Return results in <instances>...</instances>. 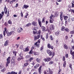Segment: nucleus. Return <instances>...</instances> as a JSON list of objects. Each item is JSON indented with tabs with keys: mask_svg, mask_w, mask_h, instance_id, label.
Masks as SVG:
<instances>
[{
	"mask_svg": "<svg viewBox=\"0 0 74 74\" xmlns=\"http://www.w3.org/2000/svg\"><path fill=\"white\" fill-rule=\"evenodd\" d=\"M58 15H59V13L58 12H55L54 16H58Z\"/></svg>",
	"mask_w": 74,
	"mask_h": 74,
	"instance_id": "nucleus-20",
	"label": "nucleus"
},
{
	"mask_svg": "<svg viewBox=\"0 0 74 74\" xmlns=\"http://www.w3.org/2000/svg\"><path fill=\"white\" fill-rule=\"evenodd\" d=\"M14 31H12L11 32H8V36H10L11 35V34H14Z\"/></svg>",
	"mask_w": 74,
	"mask_h": 74,
	"instance_id": "nucleus-11",
	"label": "nucleus"
},
{
	"mask_svg": "<svg viewBox=\"0 0 74 74\" xmlns=\"http://www.w3.org/2000/svg\"><path fill=\"white\" fill-rule=\"evenodd\" d=\"M50 38L51 39V40H53L54 39V38H53V37H52L51 35L50 36Z\"/></svg>",
	"mask_w": 74,
	"mask_h": 74,
	"instance_id": "nucleus-29",
	"label": "nucleus"
},
{
	"mask_svg": "<svg viewBox=\"0 0 74 74\" xmlns=\"http://www.w3.org/2000/svg\"><path fill=\"white\" fill-rule=\"evenodd\" d=\"M23 52H27V51H29V48L27 47V48L25 49V50H23Z\"/></svg>",
	"mask_w": 74,
	"mask_h": 74,
	"instance_id": "nucleus-16",
	"label": "nucleus"
},
{
	"mask_svg": "<svg viewBox=\"0 0 74 74\" xmlns=\"http://www.w3.org/2000/svg\"><path fill=\"white\" fill-rule=\"evenodd\" d=\"M38 43L37 45V47L38 48L40 47V39H39L38 40Z\"/></svg>",
	"mask_w": 74,
	"mask_h": 74,
	"instance_id": "nucleus-17",
	"label": "nucleus"
},
{
	"mask_svg": "<svg viewBox=\"0 0 74 74\" xmlns=\"http://www.w3.org/2000/svg\"><path fill=\"white\" fill-rule=\"evenodd\" d=\"M41 29H42V31H43V32H45V30H46L45 27H44L43 26H41Z\"/></svg>",
	"mask_w": 74,
	"mask_h": 74,
	"instance_id": "nucleus-15",
	"label": "nucleus"
},
{
	"mask_svg": "<svg viewBox=\"0 0 74 74\" xmlns=\"http://www.w3.org/2000/svg\"><path fill=\"white\" fill-rule=\"evenodd\" d=\"M53 17V15L51 14V16L50 17V19H53L52 18Z\"/></svg>",
	"mask_w": 74,
	"mask_h": 74,
	"instance_id": "nucleus-37",
	"label": "nucleus"
},
{
	"mask_svg": "<svg viewBox=\"0 0 74 74\" xmlns=\"http://www.w3.org/2000/svg\"><path fill=\"white\" fill-rule=\"evenodd\" d=\"M70 34H74V30L71 31L70 32Z\"/></svg>",
	"mask_w": 74,
	"mask_h": 74,
	"instance_id": "nucleus-40",
	"label": "nucleus"
},
{
	"mask_svg": "<svg viewBox=\"0 0 74 74\" xmlns=\"http://www.w3.org/2000/svg\"><path fill=\"white\" fill-rule=\"evenodd\" d=\"M15 1H14V0H12V1L10 2V4H12L13 2H15Z\"/></svg>",
	"mask_w": 74,
	"mask_h": 74,
	"instance_id": "nucleus-43",
	"label": "nucleus"
},
{
	"mask_svg": "<svg viewBox=\"0 0 74 74\" xmlns=\"http://www.w3.org/2000/svg\"><path fill=\"white\" fill-rule=\"evenodd\" d=\"M21 17H23V13H22V12H21Z\"/></svg>",
	"mask_w": 74,
	"mask_h": 74,
	"instance_id": "nucleus-58",
	"label": "nucleus"
},
{
	"mask_svg": "<svg viewBox=\"0 0 74 74\" xmlns=\"http://www.w3.org/2000/svg\"><path fill=\"white\" fill-rule=\"evenodd\" d=\"M20 56H22V53H21L20 55H19Z\"/></svg>",
	"mask_w": 74,
	"mask_h": 74,
	"instance_id": "nucleus-62",
	"label": "nucleus"
},
{
	"mask_svg": "<svg viewBox=\"0 0 74 74\" xmlns=\"http://www.w3.org/2000/svg\"><path fill=\"white\" fill-rule=\"evenodd\" d=\"M20 49H23V45H21L20 46Z\"/></svg>",
	"mask_w": 74,
	"mask_h": 74,
	"instance_id": "nucleus-44",
	"label": "nucleus"
},
{
	"mask_svg": "<svg viewBox=\"0 0 74 74\" xmlns=\"http://www.w3.org/2000/svg\"><path fill=\"white\" fill-rule=\"evenodd\" d=\"M33 60V58H31L29 59V61L30 62H31L32 60Z\"/></svg>",
	"mask_w": 74,
	"mask_h": 74,
	"instance_id": "nucleus-50",
	"label": "nucleus"
},
{
	"mask_svg": "<svg viewBox=\"0 0 74 74\" xmlns=\"http://www.w3.org/2000/svg\"><path fill=\"white\" fill-rule=\"evenodd\" d=\"M47 53L49 54V56H52V55L53 56H55V52H53L52 54V52L49 50H47Z\"/></svg>",
	"mask_w": 74,
	"mask_h": 74,
	"instance_id": "nucleus-1",
	"label": "nucleus"
},
{
	"mask_svg": "<svg viewBox=\"0 0 74 74\" xmlns=\"http://www.w3.org/2000/svg\"><path fill=\"white\" fill-rule=\"evenodd\" d=\"M13 53L14 54V55L16 56V51H13Z\"/></svg>",
	"mask_w": 74,
	"mask_h": 74,
	"instance_id": "nucleus-32",
	"label": "nucleus"
},
{
	"mask_svg": "<svg viewBox=\"0 0 74 74\" xmlns=\"http://www.w3.org/2000/svg\"><path fill=\"white\" fill-rule=\"evenodd\" d=\"M38 24L39 25V26L40 27H41L42 25V23L41 22V18H39L38 19Z\"/></svg>",
	"mask_w": 74,
	"mask_h": 74,
	"instance_id": "nucleus-9",
	"label": "nucleus"
},
{
	"mask_svg": "<svg viewBox=\"0 0 74 74\" xmlns=\"http://www.w3.org/2000/svg\"><path fill=\"white\" fill-rule=\"evenodd\" d=\"M56 44L57 45H59V41H58V40H57L56 41Z\"/></svg>",
	"mask_w": 74,
	"mask_h": 74,
	"instance_id": "nucleus-42",
	"label": "nucleus"
},
{
	"mask_svg": "<svg viewBox=\"0 0 74 74\" xmlns=\"http://www.w3.org/2000/svg\"><path fill=\"white\" fill-rule=\"evenodd\" d=\"M28 64H29V63H28V62H27V63H25L24 64V65L25 67H26V66H27Z\"/></svg>",
	"mask_w": 74,
	"mask_h": 74,
	"instance_id": "nucleus-31",
	"label": "nucleus"
},
{
	"mask_svg": "<svg viewBox=\"0 0 74 74\" xmlns=\"http://www.w3.org/2000/svg\"><path fill=\"white\" fill-rule=\"evenodd\" d=\"M7 62H6V66L7 67L8 66V64L10 63V57H8L7 59Z\"/></svg>",
	"mask_w": 74,
	"mask_h": 74,
	"instance_id": "nucleus-3",
	"label": "nucleus"
},
{
	"mask_svg": "<svg viewBox=\"0 0 74 74\" xmlns=\"http://www.w3.org/2000/svg\"><path fill=\"white\" fill-rule=\"evenodd\" d=\"M49 28L51 30H54L55 29V26L51 24L50 25Z\"/></svg>",
	"mask_w": 74,
	"mask_h": 74,
	"instance_id": "nucleus-6",
	"label": "nucleus"
},
{
	"mask_svg": "<svg viewBox=\"0 0 74 74\" xmlns=\"http://www.w3.org/2000/svg\"><path fill=\"white\" fill-rule=\"evenodd\" d=\"M6 8V6H5L4 8V10L5 14H7V9Z\"/></svg>",
	"mask_w": 74,
	"mask_h": 74,
	"instance_id": "nucleus-18",
	"label": "nucleus"
},
{
	"mask_svg": "<svg viewBox=\"0 0 74 74\" xmlns=\"http://www.w3.org/2000/svg\"><path fill=\"white\" fill-rule=\"evenodd\" d=\"M32 25H33V26H37V22L35 21H33L32 22Z\"/></svg>",
	"mask_w": 74,
	"mask_h": 74,
	"instance_id": "nucleus-13",
	"label": "nucleus"
},
{
	"mask_svg": "<svg viewBox=\"0 0 74 74\" xmlns=\"http://www.w3.org/2000/svg\"><path fill=\"white\" fill-rule=\"evenodd\" d=\"M11 62L12 63H14L15 62V60H13L12 59V60H11Z\"/></svg>",
	"mask_w": 74,
	"mask_h": 74,
	"instance_id": "nucleus-39",
	"label": "nucleus"
},
{
	"mask_svg": "<svg viewBox=\"0 0 74 74\" xmlns=\"http://www.w3.org/2000/svg\"><path fill=\"white\" fill-rule=\"evenodd\" d=\"M20 58L21 59H21H24V58L22 56H20Z\"/></svg>",
	"mask_w": 74,
	"mask_h": 74,
	"instance_id": "nucleus-61",
	"label": "nucleus"
},
{
	"mask_svg": "<svg viewBox=\"0 0 74 74\" xmlns=\"http://www.w3.org/2000/svg\"><path fill=\"white\" fill-rule=\"evenodd\" d=\"M3 15L1 14H0V20L3 18Z\"/></svg>",
	"mask_w": 74,
	"mask_h": 74,
	"instance_id": "nucleus-35",
	"label": "nucleus"
},
{
	"mask_svg": "<svg viewBox=\"0 0 74 74\" xmlns=\"http://www.w3.org/2000/svg\"><path fill=\"white\" fill-rule=\"evenodd\" d=\"M66 61H64L63 63V66L64 67L66 66Z\"/></svg>",
	"mask_w": 74,
	"mask_h": 74,
	"instance_id": "nucleus-33",
	"label": "nucleus"
},
{
	"mask_svg": "<svg viewBox=\"0 0 74 74\" xmlns=\"http://www.w3.org/2000/svg\"><path fill=\"white\" fill-rule=\"evenodd\" d=\"M0 69H1V71L3 72H4V71H5V70L6 69L5 68H4V65H0Z\"/></svg>",
	"mask_w": 74,
	"mask_h": 74,
	"instance_id": "nucleus-2",
	"label": "nucleus"
},
{
	"mask_svg": "<svg viewBox=\"0 0 74 74\" xmlns=\"http://www.w3.org/2000/svg\"><path fill=\"white\" fill-rule=\"evenodd\" d=\"M3 38V35L1 34H0V38Z\"/></svg>",
	"mask_w": 74,
	"mask_h": 74,
	"instance_id": "nucleus-41",
	"label": "nucleus"
},
{
	"mask_svg": "<svg viewBox=\"0 0 74 74\" xmlns=\"http://www.w3.org/2000/svg\"><path fill=\"white\" fill-rule=\"evenodd\" d=\"M60 19L61 21H63V18H62V16H60Z\"/></svg>",
	"mask_w": 74,
	"mask_h": 74,
	"instance_id": "nucleus-52",
	"label": "nucleus"
},
{
	"mask_svg": "<svg viewBox=\"0 0 74 74\" xmlns=\"http://www.w3.org/2000/svg\"><path fill=\"white\" fill-rule=\"evenodd\" d=\"M63 12H60V16H62V15H63Z\"/></svg>",
	"mask_w": 74,
	"mask_h": 74,
	"instance_id": "nucleus-55",
	"label": "nucleus"
},
{
	"mask_svg": "<svg viewBox=\"0 0 74 74\" xmlns=\"http://www.w3.org/2000/svg\"><path fill=\"white\" fill-rule=\"evenodd\" d=\"M28 13H27L26 14V15H25V18H27V16H28Z\"/></svg>",
	"mask_w": 74,
	"mask_h": 74,
	"instance_id": "nucleus-47",
	"label": "nucleus"
},
{
	"mask_svg": "<svg viewBox=\"0 0 74 74\" xmlns=\"http://www.w3.org/2000/svg\"><path fill=\"white\" fill-rule=\"evenodd\" d=\"M64 48H65V49H68V48H69L67 46V45H66V44L64 45Z\"/></svg>",
	"mask_w": 74,
	"mask_h": 74,
	"instance_id": "nucleus-22",
	"label": "nucleus"
},
{
	"mask_svg": "<svg viewBox=\"0 0 74 74\" xmlns=\"http://www.w3.org/2000/svg\"><path fill=\"white\" fill-rule=\"evenodd\" d=\"M44 49V47L43 46H42L40 48V51H41V50L43 49Z\"/></svg>",
	"mask_w": 74,
	"mask_h": 74,
	"instance_id": "nucleus-46",
	"label": "nucleus"
},
{
	"mask_svg": "<svg viewBox=\"0 0 74 74\" xmlns=\"http://www.w3.org/2000/svg\"><path fill=\"white\" fill-rule=\"evenodd\" d=\"M45 17H44L42 19V23H45Z\"/></svg>",
	"mask_w": 74,
	"mask_h": 74,
	"instance_id": "nucleus-30",
	"label": "nucleus"
},
{
	"mask_svg": "<svg viewBox=\"0 0 74 74\" xmlns=\"http://www.w3.org/2000/svg\"><path fill=\"white\" fill-rule=\"evenodd\" d=\"M22 30H23V28L21 27H20L17 29V32H18V33H21V31L22 32Z\"/></svg>",
	"mask_w": 74,
	"mask_h": 74,
	"instance_id": "nucleus-8",
	"label": "nucleus"
},
{
	"mask_svg": "<svg viewBox=\"0 0 74 74\" xmlns=\"http://www.w3.org/2000/svg\"><path fill=\"white\" fill-rule=\"evenodd\" d=\"M47 47L49 48H51L52 49H53V47L52 46H51V45L49 44V43H48L47 44Z\"/></svg>",
	"mask_w": 74,
	"mask_h": 74,
	"instance_id": "nucleus-7",
	"label": "nucleus"
},
{
	"mask_svg": "<svg viewBox=\"0 0 74 74\" xmlns=\"http://www.w3.org/2000/svg\"><path fill=\"white\" fill-rule=\"evenodd\" d=\"M23 7L24 8H25L26 9L28 7H29V5H23Z\"/></svg>",
	"mask_w": 74,
	"mask_h": 74,
	"instance_id": "nucleus-23",
	"label": "nucleus"
},
{
	"mask_svg": "<svg viewBox=\"0 0 74 74\" xmlns=\"http://www.w3.org/2000/svg\"><path fill=\"white\" fill-rule=\"evenodd\" d=\"M50 23H53V21H52L53 20V19H50Z\"/></svg>",
	"mask_w": 74,
	"mask_h": 74,
	"instance_id": "nucleus-49",
	"label": "nucleus"
},
{
	"mask_svg": "<svg viewBox=\"0 0 74 74\" xmlns=\"http://www.w3.org/2000/svg\"><path fill=\"white\" fill-rule=\"evenodd\" d=\"M8 40H7L5 42V43L4 44V46H7L8 45Z\"/></svg>",
	"mask_w": 74,
	"mask_h": 74,
	"instance_id": "nucleus-21",
	"label": "nucleus"
},
{
	"mask_svg": "<svg viewBox=\"0 0 74 74\" xmlns=\"http://www.w3.org/2000/svg\"><path fill=\"white\" fill-rule=\"evenodd\" d=\"M11 74H17V72H14L13 71H12L11 72Z\"/></svg>",
	"mask_w": 74,
	"mask_h": 74,
	"instance_id": "nucleus-34",
	"label": "nucleus"
},
{
	"mask_svg": "<svg viewBox=\"0 0 74 74\" xmlns=\"http://www.w3.org/2000/svg\"><path fill=\"white\" fill-rule=\"evenodd\" d=\"M53 62L52 61H51L49 63V64H53Z\"/></svg>",
	"mask_w": 74,
	"mask_h": 74,
	"instance_id": "nucleus-38",
	"label": "nucleus"
},
{
	"mask_svg": "<svg viewBox=\"0 0 74 74\" xmlns=\"http://www.w3.org/2000/svg\"><path fill=\"white\" fill-rule=\"evenodd\" d=\"M65 57L67 58H68V54H66L65 55Z\"/></svg>",
	"mask_w": 74,
	"mask_h": 74,
	"instance_id": "nucleus-60",
	"label": "nucleus"
},
{
	"mask_svg": "<svg viewBox=\"0 0 74 74\" xmlns=\"http://www.w3.org/2000/svg\"><path fill=\"white\" fill-rule=\"evenodd\" d=\"M33 53V51L32 50V49H31V51H29L30 54H32Z\"/></svg>",
	"mask_w": 74,
	"mask_h": 74,
	"instance_id": "nucleus-45",
	"label": "nucleus"
},
{
	"mask_svg": "<svg viewBox=\"0 0 74 74\" xmlns=\"http://www.w3.org/2000/svg\"><path fill=\"white\" fill-rule=\"evenodd\" d=\"M32 25V23H29L28 24H27L26 25V26H27V27H29V26H30V25Z\"/></svg>",
	"mask_w": 74,
	"mask_h": 74,
	"instance_id": "nucleus-36",
	"label": "nucleus"
},
{
	"mask_svg": "<svg viewBox=\"0 0 74 74\" xmlns=\"http://www.w3.org/2000/svg\"><path fill=\"white\" fill-rule=\"evenodd\" d=\"M6 33V34H7L8 35L9 32L8 31V30L6 28H4V31H3V35H4V36H5V32Z\"/></svg>",
	"mask_w": 74,
	"mask_h": 74,
	"instance_id": "nucleus-4",
	"label": "nucleus"
},
{
	"mask_svg": "<svg viewBox=\"0 0 74 74\" xmlns=\"http://www.w3.org/2000/svg\"><path fill=\"white\" fill-rule=\"evenodd\" d=\"M46 38L47 39L48 38V33L46 34Z\"/></svg>",
	"mask_w": 74,
	"mask_h": 74,
	"instance_id": "nucleus-51",
	"label": "nucleus"
},
{
	"mask_svg": "<svg viewBox=\"0 0 74 74\" xmlns=\"http://www.w3.org/2000/svg\"><path fill=\"white\" fill-rule=\"evenodd\" d=\"M26 58H30V56H29V55H27L26 57Z\"/></svg>",
	"mask_w": 74,
	"mask_h": 74,
	"instance_id": "nucleus-59",
	"label": "nucleus"
},
{
	"mask_svg": "<svg viewBox=\"0 0 74 74\" xmlns=\"http://www.w3.org/2000/svg\"><path fill=\"white\" fill-rule=\"evenodd\" d=\"M65 30L66 32H69L70 30L69 28H66L65 29Z\"/></svg>",
	"mask_w": 74,
	"mask_h": 74,
	"instance_id": "nucleus-28",
	"label": "nucleus"
},
{
	"mask_svg": "<svg viewBox=\"0 0 74 74\" xmlns=\"http://www.w3.org/2000/svg\"><path fill=\"white\" fill-rule=\"evenodd\" d=\"M62 59H63V61H65V57L64 56H63V57Z\"/></svg>",
	"mask_w": 74,
	"mask_h": 74,
	"instance_id": "nucleus-56",
	"label": "nucleus"
},
{
	"mask_svg": "<svg viewBox=\"0 0 74 74\" xmlns=\"http://www.w3.org/2000/svg\"><path fill=\"white\" fill-rule=\"evenodd\" d=\"M34 40L35 41L36 40H37V36H34Z\"/></svg>",
	"mask_w": 74,
	"mask_h": 74,
	"instance_id": "nucleus-53",
	"label": "nucleus"
},
{
	"mask_svg": "<svg viewBox=\"0 0 74 74\" xmlns=\"http://www.w3.org/2000/svg\"><path fill=\"white\" fill-rule=\"evenodd\" d=\"M18 60V61H20V60H21V57H19L17 59Z\"/></svg>",
	"mask_w": 74,
	"mask_h": 74,
	"instance_id": "nucleus-57",
	"label": "nucleus"
},
{
	"mask_svg": "<svg viewBox=\"0 0 74 74\" xmlns=\"http://www.w3.org/2000/svg\"><path fill=\"white\" fill-rule=\"evenodd\" d=\"M71 20L73 21H74V17H72L71 18Z\"/></svg>",
	"mask_w": 74,
	"mask_h": 74,
	"instance_id": "nucleus-64",
	"label": "nucleus"
},
{
	"mask_svg": "<svg viewBox=\"0 0 74 74\" xmlns=\"http://www.w3.org/2000/svg\"><path fill=\"white\" fill-rule=\"evenodd\" d=\"M71 66H72V64H71L70 63L69 64V67L71 69H72V67H71Z\"/></svg>",
	"mask_w": 74,
	"mask_h": 74,
	"instance_id": "nucleus-48",
	"label": "nucleus"
},
{
	"mask_svg": "<svg viewBox=\"0 0 74 74\" xmlns=\"http://www.w3.org/2000/svg\"><path fill=\"white\" fill-rule=\"evenodd\" d=\"M8 23L11 25V24H12V21H11V20H9L8 22Z\"/></svg>",
	"mask_w": 74,
	"mask_h": 74,
	"instance_id": "nucleus-27",
	"label": "nucleus"
},
{
	"mask_svg": "<svg viewBox=\"0 0 74 74\" xmlns=\"http://www.w3.org/2000/svg\"><path fill=\"white\" fill-rule=\"evenodd\" d=\"M51 58H45L44 59V61H45V62H49L50 60H51Z\"/></svg>",
	"mask_w": 74,
	"mask_h": 74,
	"instance_id": "nucleus-5",
	"label": "nucleus"
},
{
	"mask_svg": "<svg viewBox=\"0 0 74 74\" xmlns=\"http://www.w3.org/2000/svg\"><path fill=\"white\" fill-rule=\"evenodd\" d=\"M64 30H65V27L64 26H62L61 28V30L62 31H64Z\"/></svg>",
	"mask_w": 74,
	"mask_h": 74,
	"instance_id": "nucleus-24",
	"label": "nucleus"
},
{
	"mask_svg": "<svg viewBox=\"0 0 74 74\" xmlns=\"http://www.w3.org/2000/svg\"><path fill=\"white\" fill-rule=\"evenodd\" d=\"M37 28H36L35 29H34V30L35 31H33V33L34 34H37Z\"/></svg>",
	"mask_w": 74,
	"mask_h": 74,
	"instance_id": "nucleus-19",
	"label": "nucleus"
},
{
	"mask_svg": "<svg viewBox=\"0 0 74 74\" xmlns=\"http://www.w3.org/2000/svg\"><path fill=\"white\" fill-rule=\"evenodd\" d=\"M38 62V63L40 62V59H38V61H37Z\"/></svg>",
	"mask_w": 74,
	"mask_h": 74,
	"instance_id": "nucleus-63",
	"label": "nucleus"
},
{
	"mask_svg": "<svg viewBox=\"0 0 74 74\" xmlns=\"http://www.w3.org/2000/svg\"><path fill=\"white\" fill-rule=\"evenodd\" d=\"M48 71L49 73V74H53V73L52 71V70H51V69H50L49 68H48V71H47V72H48Z\"/></svg>",
	"mask_w": 74,
	"mask_h": 74,
	"instance_id": "nucleus-12",
	"label": "nucleus"
},
{
	"mask_svg": "<svg viewBox=\"0 0 74 74\" xmlns=\"http://www.w3.org/2000/svg\"><path fill=\"white\" fill-rule=\"evenodd\" d=\"M38 33L39 35H38L37 36V39H38V38H40V36H41V35H40V34L41 33V30H39V31H38Z\"/></svg>",
	"mask_w": 74,
	"mask_h": 74,
	"instance_id": "nucleus-10",
	"label": "nucleus"
},
{
	"mask_svg": "<svg viewBox=\"0 0 74 74\" xmlns=\"http://www.w3.org/2000/svg\"><path fill=\"white\" fill-rule=\"evenodd\" d=\"M41 67H42V66H40L38 70V71L40 74L41 73Z\"/></svg>",
	"mask_w": 74,
	"mask_h": 74,
	"instance_id": "nucleus-14",
	"label": "nucleus"
},
{
	"mask_svg": "<svg viewBox=\"0 0 74 74\" xmlns=\"http://www.w3.org/2000/svg\"><path fill=\"white\" fill-rule=\"evenodd\" d=\"M64 17L65 21H67V19L68 18V16H64Z\"/></svg>",
	"mask_w": 74,
	"mask_h": 74,
	"instance_id": "nucleus-26",
	"label": "nucleus"
},
{
	"mask_svg": "<svg viewBox=\"0 0 74 74\" xmlns=\"http://www.w3.org/2000/svg\"><path fill=\"white\" fill-rule=\"evenodd\" d=\"M15 56H13L12 57V59L15 60Z\"/></svg>",
	"mask_w": 74,
	"mask_h": 74,
	"instance_id": "nucleus-54",
	"label": "nucleus"
},
{
	"mask_svg": "<svg viewBox=\"0 0 74 74\" xmlns=\"http://www.w3.org/2000/svg\"><path fill=\"white\" fill-rule=\"evenodd\" d=\"M55 35L58 36V35H59V32L58 31L56 32L55 33Z\"/></svg>",
	"mask_w": 74,
	"mask_h": 74,
	"instance_id": "nucleus-25",
	"label": "nucleus"
}]
</instances>
